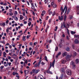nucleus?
Listing matches in <instances>:
<instances>
[{"label":"nucleus","mask_w":79,"mask_h":79,"mask_svg":"<svg viewBox=\"0 0 79 79\" xmlns=\"http://www.w3.org/2000/svg\"><path fill=\"white\" fill-rule=\"evenodd\" d=\"M67 10H68V8L67 7V6H66L65 5L64 9H63V10H62L61 12V15H62V14H63V13L64 12V11H65V13H66L67 12Z\"/></svg>","instance_id":"1"},{"label":"nucleus","mask_w":79,"mask_h":79,"mask_svg":"<svg viewBox=\"0 0 79 79\" xmlns=\"http://www.w3.org/2000/svg\"><path fill=\"white\" fill-rule=\"evenodd\" d=\"M66 72L67 74H68V75H71V70H70V69H67L66 70Z\"/></svg>","instance_id":"2"},{"label":"nucleus","mask_w":79,"mask_h":79,"mask_svg":"<svg viewBox=\"0 0 79 79\" xmlns=\"http://www.w3.org/2000/svg\"><path fill=\"white\" fill-rule=\"evenodd\" d=\"M67 26V27L66 29L67 31V32L68 34L69 35V34H70V33H69V30H68V27H69V24H68L67 23H66L65 24Z\"/></svg>","instance_id":"3"},{"label":"nucleus","mask_w":79,"mask_h":79,"mask_svg":"<svg viewBox=\"0 0 79 79\" xmlns=\"http://www.w3.org/2000/svg\"><path fill=\"white\" fill-rule=\"evenodd\" d=\"M72 56L71 55H67V56L66 57V59L67 61H69L70 60V58L71 57V56Z\"/></svg>","instance_id":"4"},{"label":"nucleus","mask_w":79,"mask_h":79,"mask_svg":"<svg viewBox=\"0 0 79 79\" xmlns=\"http://www.w3.org/2000/svg\"><path fill=\"white\" fill-rule=\"evenodd\" d=\"M51 6H53V8H56V5L53 2H52Z\"/></svg>","instance_id":"5"},{"label":"nucleus","mask_w":79,"mask_h":79,"mask_svg":"<svg viewBox=\"0 0 79 79\" xmlns=\"http://www.w3.org/2000/svg\"><path fill=\"white\" fill-rule=\"evenodd\" d=\"M74 42L75 44H79V40L77 39H75V40H74Z\"/></svg>","instance_id":"6"},{"label":"nucleus","mask_w":79,"mask_h":79,"mask_svg":"<svg viewBox=\"0 0 79 79\" xmlns=\"http://www.w3.org/2000/svg\"><path fill=\"white\" fill-rule=\"evenodd\" d=\"M58 17L59 20H63V15H62L61 17L59 16Z\"/></svg>","instance_id":"7"},{"label":"nucleus","mask_w":79,"mask_h":79,"mask_svg":"<svg viewBox=\"0 0 79 79\" xmlns=\"http://www.w3.org/2000/svg\"><path fill=\"white\" fill-rule=\"evenodd\" d=\"M75 63L76 64H78L79 63V60L78 59H77L75 60Z\"/></svg>","instance_id":"8"},{"label":"nucleus","mask_w":79,"mask_h":79,"mask_svg":"<svg viewBox=\"0 0 79 79\" xmlns=\"http://www.w3.org/2000/svg\"><path fill=\"white\" fill-rule=\"evenodd\" d=\"M42 75H39L38 77V79H42Z\"/></svg>","instance_id":"9"},{"label":"nucleus","mask_w":79,"mask_h":79,"mask_svg":"<svg viewBox=\"0 0 79 79\" xmlns=\"http://www.w3.org/2000/svg\"><path fill=\"white\" fill-rule=\"evenodd\" d=\"M70 64L71 65H73V67H75L76 66V65L74 64V62H72L70 63Z\"/></svg>","instance_id":"10"},{"label":"nucleus","mask_w":79,"mask_h":79,"mask_svg":"<svg viewBox=\"0 0 79 79\" xmlns=\"http://www.w3.org/2000/svg\"><path fill=\"white\" fill-rule=\"evenodd\" d=\"M66 60H65L63 59L62 60V63L63 64L66 63Z\"/></svg>","instance_id":"11"},{"label":"nucleus","mask_w":79,"mask_h":79,"mask_svg":"<svg viewBox=\"0 0 79 79\" xmlns=\"http://www.w3.org/2000/svg\"><path fill=\"white\" fill-rule=\"evenodd\" d=\"M67 55V52H64V53H63L62 56L64 57V56H66Z\"/></svg>","instance_id":"12"},{"label":"nucleus","mask_w":79,"mask_h":79,"mask_svg":"<svg viewBox=\"0 0 79 79\" xmlns=\"http://www.w3.org/2000/svg\"><path fill=\"white\" fill-rule=\"evenodd\" d=\"M55 60H54L52 64V66L53 68H54V64H55Z\"/></svg>","instance_id":"13"},{"label":"nucleus","mask_w":79,"mask_h":79,"mask_svg":"<svg viewBox=\"0 0 79 79\" xmlns=\"http://www.w3.org/2000/svg\"><path fill=\"white\" fill-rule=\"evenodd\" d=\"M59 47L60 48H62L63 47V44H60L58 45Z\"/></svg>","instance_id":"14"},{"label":"nucleus","mask_w":79,"mask_h":79,"mask_svg":"<svg viewBox=\"0 0 79 79\" xmlns=\"http://www.w3.org/2000/svg\"><path fill=\"white\" fill-rule=\"evenodd\" d=\"M26 36H23V41H26V39L25 38H26Z\"/></svg>","instance_id":"15"},{"label":"nucleus","mask_w":79,"mask_h":79,"mask_svg":"<svg viewBox=\"0 0 79 79\" xmlns=\"http://www.w3.org/2000/svg\"><path fill=\"white\" fill-rule=\"evenodd\" d=\"M70 12V9L69 8L67 10V15H68V14Z\"/></svg>","instance_id":"16"},{"label":"nucleus","mask_w":79,"mask_h":79,"mask_svg":"<svg viewBox=\"0 0 79 79\" xmlns=\"http://www.w3.org/2000/svg\"><path fill=\"white\" fill-rule=\"evenodd\" d=\"M20 19L21 20L23 19V16L22 15H20Z\"/></svg>","instance_id":"17"},{"label":"nucleus","mask_w":79,"mask_h":79,"mask_svg":"<svg viewBox=\"0 0 79 79\" xmlns=\"http://www.w3.org/2000/svg\"><path fill=\"white\" fill-rule=\"evenodd\" d=\"M40 71V70L37 69L35 71V74H37V73Z\"/></svg>","instance_id":"18"},{"label":"nucleus","mask_w":79,"mask_h":79,"mask_svg":"<svg viewBox=\"0 0 79 79\" xmlns=\"http://www.w3.org/2000/svg\"><path fill=\"white\" fill-rule=\"evenodd\" d=\"M75 37L76 38V39H79V35H75Z\"/></svg>","instance_id":"19"},{"label":"nucleus","mask_w":79,"mask_h":79,"mask_svg":"<svg viewBox=\"0 0 79 79\" xmlns=\"http://www.w3.org/2000/svg\"><path fill=\"white\" fill-rule=\"evenodd\" d=\"M11 53H12V54H13L14 53H15V50L14 49H12V50H11Z\"/></svg>","instance_id":"20"},{"label":"nucleus","mask_w":79,"mask_h":79,"mask_svg":"<svg viewBox=\"0 0 79 79\" xmlns=\"http://www.w3.org/2000/svg\"><path fill=\"white\" fill-rule=\"evenodd\" d=\"M71 34H76V32L73 31H71Z\"/></svg>","instance_id":"21"},{"label":"nucleus","mask_w":79,"mask_h":79,"mask_svg":"<svg viewBox=\"0 0 79 79\" xmlns=\"http://www.w3.org/2000/svg\"><path fill=\"white\" fill-rule=\"evenodd\" d=\"M13 74L14 76H15L16 75L18 74V73H16V72L15 73V72H13Z\"/></svg>","instance_id":"22"},{"label":"nucleus","mask_w":79,"mask_h":79,"mask_svg":"<svg viewBox=\"0 0 79 79\" xmlns=\"http://www.w3.org/2000/svg\"><path fill=\"white\" fill-rule=\"evenodd\" d=\"M58 50V47H56H56L55 49V51H56V52H57Z\"/></svg>","instance_id":"23"},{"label":"nucleus","mask_w":79,"mask_h":79,"mask_svg":"<svg viewBox=\"0 0 79 79\" xmlns=\"http://www.w3.org/2000/svg\"><path fill=\"white\" fill-rule=\"evenodd\" d=\"M32 7H31V9H33L35 8V6H34V5H33L32 6H31Z\"/></svg>","instance_id":"24"},{"label":"nucleus","mask_w":79,"mask_h":79,"mask_svg":"<svg viewBox=\"0 0 79 79\" xmlns=\"http://www.w3.org/2000/svg\"><path fill=\"white\" fill-rule=\"evenodd\" d=\"M9 14L10 16H13V12H10V13H9Z\"/></svg>","instance_id":"25"},{"label":"nucleus","mask_w":79,"mask_h":79,"mask_svg":"<svg viewBox=\"0 0 79 79\" xmlns=\"http://www.w3.org/2000/svg\"><path fill=\"white\" fill-rule=\"evenodd\" d=\"M61 52H59L57 54V55L58 56H60V55H61Z\"/></svg>","instance_id":"26"},{"label":"nucleus","mask_w":79,"mask_h":79,"mask_svg":"<svg viewBox=\"0 0 79 79\" xmlns=\"http://www.w3.org/2000/svg\"><path fill=\"white\" fill-rule=\"evenodd\" d=\"M14 19L15 20H18V18L17 17L15 16V17H14Z\"/></svg>","instance_id":"27"},{"label":"nucleus","mask_w":79,"mask_h":79,"mask_svg":"<svg viewBox=\"0 0 79 79\" xmlns=\"http://www.w3.org/2000/svg\"><path fill=\"white\" fill-rule=\"evenodd\" d=\"M32 72L33 73H35V69H33L32 70Z\"/></svg>","instance_id":"28"},{"label":"nucleus","mask_w":79,"mask_h":79,"mask_svg":"<svg viewBox=\"0 0 79 79\" xmlns=\"http://www.w3.org/2000/svg\"><path fill=\"white\" fill-rule=\"evenodd\" d=\"M8 29H9V27H7V28L6 29V32L7 33L8 32H9V30Z\"/></svg>","instance_id":"29"},{"label":"nucleus","mask_w":79,"mask_h":79,"mask_svg":"<svg viewBox=\"0 0 79 79\" xmlns=\"http://www.w3.org/2000/svg\"><path fill=\"white\" fill-rule=\"evenodd\" d=\"M26 71H26V70H24V73L25 75H26V74H28V73H29V72H27V73H26Z\"/></svg>","instance_id":"30"},{"label":"nucleus","mask_w":79,"mask_h":79,"mask_svg":"<svg viewBox=\"0 0 79 79\" xmlns=\"http://www.w3.org/2000/svg\"><path fill=\"white\" fill-rule=\"evenodd\" d=\"M73 56H76V52H73Z\"/></svg>","instance_id":"31"},{"label":"nucleus","mask_w":79,"mask_h":79,"mask_svg":"<svg viewBox=\"0 0 79 79\" xmlns=\"http://www.w3.org/2000/svg\"><path fill=\"white\" fill-rule=\"evenodd\" d=\"M66 50V51H67V52H69V48H67Z\"/></svg>","instance_id":"32"},{"label":"nucleus","mask_w":79,"mask_h":79,"mask_svg":"<svg viewBox=\"0 0 79 79\" xmlns=\"http://www.w3.org/2000/svg\"><path fill=\"white\" fill-rule=\"evenodd\" d=\"M55 14H56V13L54 11L53 12V13L52 14V16H54V15H55Z\"/></svg>","instance_id":"33"},{"label":"nucleus","mask_w":79,"mask_h":79,"mask_svg":"<svg viewBox=\"0 0 79 79\" xmlns=\"http://www.w3.org/2000/svg\"><path fill=\"white\" fill-rule=\"evenodd\" d=\"M47 72L48 73L51 74H53V73H52V72H51L47 71Z\"/></svg>","instance_id":"34"},{"label":"nucleus","mask_w":79,"mask_h":79,"mask_svg":"<svg viewBox=\"0 0 79 79\" xmlns=\"http://www.w3.org/2000/svg\"><path fill=\"white\" fill-rule=\"evenodd\" d=\"M45 61H48V59H47V56H45Z\"/></svg>","instance_id":"35"},{"label":"nucleus","mask_w":79,"mask_h":79,"mask_svg":"<svg viewBox=\"0 0 79 79\" xmlns=\"http://www.w3.org/2000/svg\"><path fill=\"white\" fill-rule=\"evenodd\" d=\"M36 31H38V29H39V28L37 26H36L35 27Z\"/></svg>","instance_id":"36"},{"label":"nucleus","mask_w":79,"mask_h":79,"mask_svg":"<svg viewBox=\"0 0 79 79\" xmlns=\"http://www.w3.org/2000/svg\"><path fill=\"white\" fill-rule=\"evenodd\" d=\"M4 68V66H1V67H0V68L1 69H2L3 68Z\"/></svg>","instance_id":"37"},{"label":"nucleus","mask_w":79,"mask_h":79,"mask_svg":"<svg viewBox=\"0 0 79 79\" xmlns=\"http://www.w3.org/2000/svg\"><path fill=\"white\" fill-rule=\"evenodd\" d=\"M31 25V22H30L28 23V26H30Z\"/></svg>","instance_id":"38"},{"label":"nucleus","mask_w":79,"mask_h":79,"mask_svg":"<svg viewBox=\"0 0 79 79\" xmlns=\"http://www.w3.org/2000/svg\"><path fill=\"white\" fill-rule=\"evenodd\" d=\"M66 18H67V16L65 15L64 16V20H66Z\"/></svg>","instance_id":"39"},{"label":"nucleus","mask_w":79,"mask_h":79,"mask_svg":"<svg viewBox=\"0 0 79 79\" xmlns=\"http://www.w3.org/2000/svg\"><path fill=\"white\" fill-rule=\"evenodd\" d=\"M63 75L62 74H61V76L60 77V78L61 79H63Z\"/></svg>","instance_id":"40"},{"label":"nucleus","mask_w":79,"mask_h":79,"mask_svg":"<svg viewBox=\"0 0 79 79\" xmlns=\"http://www.w3.org/2000/svg\"><path fill=\"white\" fill-rule=\"evenodd\" d=\"M9 11L10 13H12L11 11H12V9H10L9 10Z\"/></svg>","instance_id":"41"},{"label":"nucleus","mask_w":79,"mask_h":79,"mask_svg":"<svg viewBox=\"0 0 79 79\" xmlns=\"http://www.w3.org/2000/svg\"><path fill=\"white\" fill-rule=\"evenodd\" d=\"M51 68H52V63H50V66L49 68V69H48V70H49V69H50Z\"/></svg>","instance_id":"42"},{"label":"nucleus","mask_w":79,"mask_h":79,"mask_svg":"<svg viewBox=\"0 0 79 79\" xmlns=\"http://www.w3.org/2000/svg\"><path fill=\"white\" fill-rule=\"evenodd\" d=\"M15 56H16V54H13L12 56V57Z\"/></svg>","instance_id":"43"},{"label":"nucleus","mask_w":79,"mask_h":79,"mask_svg":"<svg viewBox=\"0 0 79 79\" xmlns=\"http://www.w3.org/2000/svg\"><path fill=\"white\" fill-rule=\"evenodd\" d=\"M42 13L43 14H45V10H43L42 11Z\"/></svg>","instance_id":"44"},{"label":"nucleus","mask_w":79,"mask_h":79,"mask_svg":"<svg viewBox=\"0 0 79 79\" xmlns=\"http://www.w3.org/2000/svg\"><path fill=\"white\" fill-rule=\"evenodd\" d=\"M30 36H31V35H27V39H29V38L30 37Z\"/></svg>","instance_id":"45"},{"label":"nucleus","mask_w":79,"mask_h":79,"mask_svg":"<svg viewBox=\"0 0 79 79\" xmlns=\"http://www.w3.org/2000/svg\"><path fill=\"white\" fill-rule=\"evenodd\" d=\"M70 19H73V17L72 15H70Z\"/></svg>","instance_id":"46"},{"label":"nucleus","mask_w":79,"mask_h":79,"mask_svg":"<svg viewBox=\"0 0 79 79\" xmlns=\"http://www.w3.org/2000/svg\"><path fill=\"white\" fill-rule=\"evenodd\" d=\"M49 15H52V13H53V12H52V11H50L49 12Z\"/></svg>","instance_id":"47"},{"label":"nucleus","mask_w":79,"mask_h":79,"mask_svg":"<svg viewBox=\"0 0 79 79\" xmlns=\"http://www.w3.org/2000/svg\"><path fill=\"white\" fill-rule=\"evenodd\" d=\"M47 2H48V3H50L51 2V1L50 0H46Z\"/></svg>","instance_id":"48"},{"label":"nucleus","mask_w":79,"mask_h":79,"mask_svg":"<svg viewBox=\"0 0 79 79\" xmlns=\"http://www.w3.org/2000/svg\"><path fill=\"white\" fill-rule=\"evenodd\" d=\"M77 10H79V6H77Z\"/></svg>","instance_id":"49"},{"label":"nucleus","mask_w":79,"mask_h":79,"mask_svg":"<svg viewBox=\"0 0 79 79\" xmlns=\"http://www.w3.org/2000/svg\"><path fill=\"white\" fill-rule=\"evenodd\" d=\"M15 15H17V14H18V12H17V11H15Z\"/></svg>","instance_id":"50"},{"label":"nucleus","mask_w":79,"mask_h":79,"mask_svg":"<svg viewBox=\"0 0 79 79\" xmlns=\"http://www.w3.org/2000/svg\"><path fill=\"white\" fill-rule=\"evenodd\" d=\"M4 66H5V67H6L8 66V63H7L6 65L4 64Z\"/></svg>","instance_id":"51"},{"label":"nucleus","mask_w":79,"mask_h":79,"mask_svg":"<svg viewBox=\"0 0 79 79\" xmlns=\"http://www.w3.org/2000/svg\"><path fill=\"white\" fill-rule=\"evenodd\" d=\"M58 56L57 54L56 55V59H58Z\"/></svg>","instance_id":"52"},{"label":"nucleus","mask_w":79,"mask_h":79,"mask_svg":"<svg viewBox=\"0 0 79 79\" xmlns=\"http://www.w3.org/2000/svg\"><path fill=\"white\" fill-rule=\"evenodd\" d=\"M6 10H8V8H9V7H8L7 6H6Z\"/></svg>","instance_id":"53"},{"label":"nucleus","mask_w":79,"mask_h":79,"mask_svg":"<svg viewBox=\"0 0 79 79\" xmlns=\"http://www.w3.org/2000/svg\"><path fill=\"white\" fill-rule=\"evenodd\" d=\"M60 10L61 11H63V7H62V6H61V8H60Z\"/></svg>","instance_id":"54"},{"label":"nucleus","mask_w":79,"mask_h":79,"mask_svg":"<svg viewBox=\"0 0 79 79\" xmlns=\"http://www.w3.org/2000/svg\"><path fill=\"white\" fill-rule=\"evenodd\" d=\"M29 2L30 3H32V0H29Z\"/></svg>","instance_id":"55"},{"label":"nucleus","mask_w":79,"mask_h":79,"mask_svg":"<svg viewBox=\"0 0 79 79\" xmlns=\"http://www.w3.org/2000/svg\"><path fill=\"white\" fill-rule=\"evenodd\" d=\"M41 64L42 65H44V64H45V63H44L43 62H41Z\"/></svg>","instance_id":"56"},{"label":"nucleus","mask_w":79,"mask_h":79,"mask_svg":"<svg viewBox=\"0 0 79 79\" xmlns=\"http://www.w3.org/2000/svg\"><path fill=\"white\" fill-rule=\"evenodd\" d=\"M16 77H17V79H19V76L18 75H16Z\"/></svg>","instance_id":"57"},{"label":"nucleus","mask_w":79,"mask_h":79,"mask_svg":"<svg viewBox=\"0 0 79 79\" xmlns=\"http://www.w3.org/2000/svg\"><path fill=\"white\" fill-rule=\"evenodd\" d=\"M3 55H6V52H4L3 53Z\"/></svg>","instance_id":"58"},{"label":"nucleus","mask_w":79,"mask_h":79,"mask_svg":"<svg viewBox=\"0 0 79 79\" xmlns=\"http://www.w3.org/2000/svg\"><path fill=\"white\" fill-rule=\"evenodd\" d=\"M8 58L9 60H11V57L10 56H8Z\"/></svg>","instance_id":"59"},{"label":"nucleus","mask_w":79,"mask_h":79,"mask_svg":"<svg viewBox=\"0 0 79 79\" xmlns=\"http://www.w3.org/2000/svg\"><path fill=\"white\" fill-rule=\"evenodd\" d=\"M9 48H11L12 47V46H11V45H10L9 46Z\"/></svg>","instance_id":"60"},{"label":"nucleus","mask_w":79,"mask_h":79,"mask_svg":"<svg viewBox=\"0 0 79 79\" xmlns=\"http://www.w3.org/2000/svg\"><path fill=\"white\" fill-rule=\"evenodd\" d=\"M24 24H27V22L26 21H24L23 22Z\"/></svg>","instance_id":"61"},{"label":"nucleus","mask_w":79,"mask_h":79,"mask_svg":"<svg viewBox=\"0 0 79 79\" xmlns=\"http://www.w3.org/2000/svg\"><path fill=\"white\" fill-rule=\"evenodd\" d=\"M35 67H37V63L35 65Z\"/></svg>","instance_id":"62"},{"label":"nucleus","mask_w":79,"mask_h":79,"mask_svg":"<svg viewBox=\"0 0 79 79\" xmlns=\"http://www.w3.org/2000/svg\"><path fill=\"white\" fill-rule=\"evenodd\" d=\"M6 53H8V52H9V51H8V50H6Z\"/></svg>","instance_id":"63"},{"label":"nucleus","mask_w":79,"mask_h":79,"mask_svg":"<svg viewBox=\"0 0 79 79\" xmlns=\"http://www.w3.org/2000/svg\"><path fill=\"white\" fill-rule=\"evenodd\" d=\"M24 63H27V60H26L25 61V62Z\"/></svg>","instance_id":"64"}]
</instances>
